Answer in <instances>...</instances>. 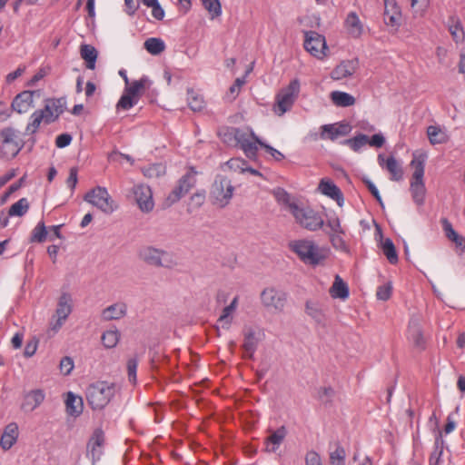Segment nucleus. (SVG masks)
Here are the masks:
<instances>
[{"label":"nucleus","instance_id":"obj_1","mask_svg":"<svg viewBox=\"0 0 465 465\" xmlns=\"http://www.w3.org/2000/svg\"><path fill=\"white\" fill-rule=\"evenodd\" d=\"M288 246L305 264L317 266L326 259V255L313 241L293 240L289 242Z\"/></svg>","mask_w":465,"mask_h":465},{"label":"nucleus","instance_id":"obj_2","mask_svg":"<svg viewBox=\"0 0 465 465\" xmlns=\"http://www.w3.org/2000/svg\"><path fill=\"white\" fill-rule=\"evenodd\" d=\"M116 384L107 381H97L86 389V400L93 410L104 409L114 396Z\"/></svg>","mask_w":465,"mask_h":465},{"label":"nucleus","instance_id":"obj_3","mask_svg":"<svg viewBox=\"0 0 465 465\" xmlns=\"http://www.w3.org/2000/svg\"><path fill=\"white\" fill-rule=\"evenodd\" d=\"M137 255L145 264L156 268L173 269L177 264L170 252L152 245L142 246Z\"/></svg>","mask_w":465,"mask_h":465},{"label":"nucleus","instance_id":"obj_4","mask_svg":"<svg viewBox=\"0 0 465 465\" xmlns=\"http://www.w3.org/2000/svg\"><path fill=\"white\" fill-rule=\"evenodd\" d=\"M411 165L414 168V172L410 184V191L413 202L418 206H421L424 204L426 196V187L423 181L425 156L420 155L419 157H416L414 155L411 162Z\"/></svg>","mask_w":465,"mask_h":465},{"label":"nucleus","instance_id":"obj_5","mask_svg":"<svg viewBox=\"0 0 465 465\" xmlns=\"http://www.w3.org/2000/svg\"><path fill=\"white\" fill-rule=\"evenodd\" d=\"M234 192L232 181L218 174L211 186L209 198L213 205L218 208H225L231 202Z\"/></svg>","mask_w":465,"mask_h":465},{"label":"nucleus","instance_id":"obj_6","mask_svg":"<svg viewBox=\"0 0 465 465\" xmlns=\"http://www.w3.org/2000/svg\"><path fill=\"white\" fill-rule=\"evenodd\" d=\"M300 93V81L293 79L290 84L280 90L275 97L273 105V112L279 115H283L286 112L290 111L292 107L296 98Z\"/></svg>","mask_w":465,"mask_h":465},{"label":"nucleus","instance_id":"obj_7","mask_svg":"<svg viewBox=\"0 0 465 465\" xmlns=\"http://www.w3.org/2000/svg\"><path fill=\"white\" fill-rule=\"evenodd\" d=\"M290 212L294 216L296 222L307 230L317 231L324 224V221L319 213L309 207L302 208L296 203H291Z\"/></svg>","mask_w":465,"mask_h":465},{"label":"nucleus","instance_id":"obj_8","mask_svg":"<svg viewBox=\"0 0 465 465\" xmlns=\"http://www.w3.org/2000/svg\"><path fill=\"white\" fill-rule=\"evenodd\" d=\"M84 199L106 214L112 213L117 208L114 201L104 187L96 186L89 191Z\"/></svg>","mask_w":465,"mask_h":465},{"label":"nucleus","instance_id":"obj_9","mask_svg":"<svg viewBox=\"0 0 465 465\" xmlns=\"http://www.w3.org/2000/svg\"><path fill=\"white\" fill-rule=\"evenodd\" d=\"M261 300L266 309L282 312L287 303L288 293L274 287H268L262 292Z\"/></svg>","mask_w":465,"mask_h":465},{"label":"nucleus","instance_id":"obj_10","mask_svg":"<svg viewBox=\"0 0 465 465\" xmlns=\"http://www.w3.org/2000/svg\"><path fill=\"white\" fill-rule=\"evenodd\" d=\"M15 137V132L12 128H5L0 132V138L2 139L0 153L3 157L14 158L23 148L22 141H16Z\"/></svg>","mask_w":465,"mask_h":465},{"label":"nucleus","instance_id":"obj_11","mask_svg":"<svg viewBox=\"0 0 465 465\" xmlns=\"http://www.w3.org/2000/svg\"><path fill=\"white\" fill-rule=\"evenodd\" d=\"M303 45L306 51L318 59H322L328 50L325 37L315 31L304 33Z\"/></svg>","mask_w":465,"mask_h":465},{"label":"nucleus","instance_id":"obj_12","mask_svg":"<svg viewBox=\"0 0 465 465\" xmlns=\"http://www.w3.org/2000/svg\"><path fill=\"white\" fill-rule=\"evenodd\" d=\"M195 173V172H193V173H187L182 176V178L179 180L178 184L172 190V192L166 198V201L168 202L169 205H172L178 202L194 185Z\"/></svg>","mask_w":465,"mask_h":465},{"label":"nucleus","instance_id":"obj_13","mask_svg":"<svg viewBox=\"0 0 465 465\" xmlns=\"http://www.w3.org/2000/svg\"><path fill=\"white\" fill-rule=\"evenodd\" d=\"M133 193L134 201L142 212L149 213L153 209V193L149 186L144 184L134 185L133 187Z\"/></svg>","mask_w":465,"mask_h":465},{"label":"nucleus","instance_id":"obj_14","mask_svg":"<svg viewBox=\"0 0 465 465\" xmlns=\"http://www.w3.org/2000/svg\"><path fill=\"white\" fill-rule=\"evenodd\" d=\"M40 97L41 91L40 90H35V91H23L15 97L14 98L11 107L12 109L18 113V114H25L27 113L32 107H34V97L35 96Z\"/></svg>","mask_w":465,"mask_h":465},{"label":"nucleus","instance_id":"obj_15","mask_svg":"<svg viewBox=\"0 0 465 465\" xmlns=\"http://www.w3.org/2000/svg\"><path fill=\"white\" fill-rule=\"evenodd\" d=\"M64 106L65 99L64 97L46 99L44 109L40 110L45 115V124H49L55 122L64 113Z\"/></svg>","mask_w":465,"mask_h":465},{"label":"nucleus","instance_id":"obj_16","mask_svg":"<svg viewBox=\"0 0 465 465\" xmlns=\"http://www.w3.org/2000/svg\"><path fill=\"white\" fill-rule=\"evenodd\" d=\"M104 444V431L101 429H96L87 443V455L91 456L93 464L100 460L103 454Z\"/></svg>","mask_w":465,"mask_h":465},{"label":"nucleus","instance_id":"obj_17","mask_svg":"<svg viewBox=\"0 0 465 465\" xmlns=\"http://www.w3.org/2000/svg\"><path fill=\"white\" fill-rule=\"evenodd\" d=\"M319 190L322 194L336 201L339 206L343 205L344 197L342 192L332 181L329 179H322L319 183Z\"/></svg>","mask_w":465,"mask_h":465},{"label":"nucleus","instance_id":"obj_18","mask_svg":"<svg viewBox=\"0 0 465 465\" xmlns=\"http://www.w3.org/2000/svg\"><path fill=\"white\" fill-rule=\"evenodd\" d=\"M45 394L43 390H32L25 394L21 409L25 412L35 411L45 401Z\"/></svg>","mask_w":465,"mask_h":465},{"label":"nucleus","instance_id":"obj_19","mask_svg":"<svg viewBox=\"0 0 465 465\" xmlns=\"http://www.w3.org/2000/svg\"><path fill=\"white\" fill-rule=\"evenodd\" d=\"M243 343L242 345L244 351V358L253 360L254 352L256 351L259 344V339L252 328H245L243 330Z\"/></svg>","mask_w":465,"mask_h":465},{"label":"nucleus","instance_id":"obj_20","mask_svg":"<svg viewBox=\"0 0 465 465\" xmlns=\"http://www.w3.org/2000/svg\"><path fill=\"white\" fill-rule=\"evenodd\" d=\"M358 68V60H346L342 61L331 72V77L336 80H341L351 76Z\"/></svg>","mask_w":465,"mask_h":465},{"label":"nucleus","instance_id":"obj_21","mask_svg":"<svg viewBox=\"0 0 465 465\" xmlns=\"http://www.w3.org/2000/svg\"><path fill=\"white\" fill-rule=\"evenodd\" d=\"M71 296L68 293H63L60 298L56 308V315L58 317L56 324L54 329H58L62 326L63 322L68 317L71 313Z\"/></svg>","mask_w":465,"mask_h":465},{"label":"nucleus","instance_id":"obj_22","mask_svg":"<svg viewBox=\"0 0 465 465\" xmlns=\"http://www.w3.org/2000/svg\"><path fill=\"white\" fill-rule=\"evenodd\" d=\"M127 313V305L124 302L114 303L102 311L104 321L120 320Z\"/></svg>","mask_w":465,"mask_h":465},{"label":"nucleus","instance_id":"obj_23","mask_svg":"<svg viewBox=\"0 0 465 465\" xmlns=\"http://www.w3.org/2000/svg\"><path fill=\"white\" fill-rule=\"evenodd\" d=\"M286 435L287 430L284 426H281L276 430H272L271 434L265 439L266 450L270 452L276 451Z\"/></svg>","mask_w":465,"mask_h":465},{"label":"nucleus","instance_id":"obj_24","mask_svg":"<svg viewBox=\"0 0 465 465\" xmlns=\"http://www.w3.org/2000/svg\"><path fill=\"white\" fill-rule=\"evenodd\" d=\"M18 437V426L16 423H9L4 430L0 440V445L4 450H9L15 443Z\"/></svg>","mask_w":465,"mask_h":465},{"label":"nucleus","instance_id":"obj_25","mask_svg":"<svg viewBox=\"0 0 465 465\" xmlns=\"http://www.w3.org/2000/svg\"><path fill=\"white\" fill-rule=\"evenodd\" d=\"M66 412L74 417H78L84 410L83 399L69 391L65 400Z\"/></svg>","mask_w":465,"mask_h":465},{"label":"nucleus","instance_id":"obj_26","mask_svg":"<svg viewBox=\"0 0 465 465\" xmlns=\"http://www.w3.org/2000/svg\"><path fill=\"white\" fill-rule=\"evenodd\" d=\"M344 24L350 35L354 38H358L361 35L363 31L362 24L355 12L348 14Z\"/></svg>","mask_w":465,"mask_h":465},{"label":"nucleus","instance_id":"obj_27","mask_svg":"<svg viewBox=\"0 0 465 465\" xmlns=\"http://www.w3.org/2000/svg\"><path fill=\"white\" fill-rule=\"evenodd\" d=\"M152 82L146 76H143L139 80H135L126 85L124 91L134 96L135 99L139 100L145 88H148L151 85Z\"/></svg>","mask_w":465,"mask_h":465},{"label":"nucleus","instance_id":"obj_28","mask_svg":"<svg viewBox=\"0 0 465 465\" xmlns=\"http://www.w3.org/2000/svg\"><path fill=\"white\" fill-rule=\"evenodd\" d=\"M80 54L81 57L85 61L86 67L88 69L94 70L95 68V63L98 56V52L91 45L83 44L80 46Z\"/></svg>","mask_w":465,"mask_h":465},{"label":"nucleus","instance_id":"obj_29","mask_svg":"<svg viewBox=\"0 0 465 465\" xmlns=\"http://www.w3.org/2000/svg\"><path fill=\"white\" fill-rule=\"evenodd\" d=\"M409 333L413 346L419 351H423L426 347V341L420 327L417 323H410Z\"/></svg>","mask_w":465,"mask_h":465},{"label":"nucleus","instance_id":"obj_30","mask_svg":"<svg viewBox=\"0 0 465 465\" xmlns=\"http://www.w3.org/2000/svg\"><path fill=\"white\" fill-rule=\"evenodd\" d=\"M330 292L331 297L342 300L347 299L350 294L347 283L339 275H336Z\"/></svg>","mask_w":465,"mask_h":465},{"label":"nucleus","instance_id":"obj_31","mask_svg":"<svg viewBox=\"0 0 465 465\" xmlns=\"http://www.w3.org/2000/svg\"><path fill=\"white\" fill-rule=\"evenodd\" d=\"M331 99L332 103L340 107H349L355 104V98L345 92L333 91L331 93Z\"/></svg>","mask_w":465,"mask_h":465},{"label":"nucleus","instance_id":"obj_32","mask_svg":"<svg viewBox=\"0 0 465 465\" xmlns=\"http://www.w3.org/2000/svg\"><path fill=\"white\" fill-rule=\"evenodd\" d=\"M385 168L391 173V180L399 182L403 178L402 167L399 164L394 156L391 155L385 162Z\"/></svg>","mask_w":465,"mask_h":465},{"label":"nucleus","instance_id":"obj_33","mask_svg":"<svg viewBox=\"0 0 465 465\" xmlns=\"http://www.w3.org/2000/svg\"><path fill=\"white\" fill-rule=\"evenodd\" d=\"M449 31L453 40L458 44L463 42L465 34L460 19L456 16H450L449 20Z\"/></svg>","mask_w":465,"mask_h":465},{"label":"nucleus","instance_id":"obj_34","mask_svg":"<svg viewBox=\"0 0 465 465\" xmlns=\"http://www.w3.org/2000/svg\"><path fill=\"white\" fill-rule=\"evenodd\" d=\"M427 135L431 144H440L447 142L448 136L439 126L430 125L427 128Z\"/></svg>","mask_w":465,"mask_h":465},{"label":"nucleus","instance_id":"obj_35","mask_svg":"<svg viewBox=\"0 0 465 465\" xmlns=\"http://www.w3.org/2000/svg\"><path fill=\"white\" fill-rule=\"evenodd\" d=\"M143 46L145 50L153 54L158 55L165 49V44L161 38L151 37L145 40Z\"/></svg>","mask_w":465,"mask_h":465},{"label":"nucleus","instance_id":"obj_36","mask_svg":"<svg viewBox=\"0 0 465 465\" xmlns=\"http://www.w3.org/2000/svg\"><path fill=\"white\" fill-rule=\"evenodd\" d=\"M238 302V298L234 297L232 302L223 308V313L218 319V322H221L223 328L228 330L230 328L232 322L231 314L235 311Z\"/></svg>","mask_w":465,"mask_h":465},{"label":"nucleus","instance_id":"obj_37","mask_svg":"<svg viewBox=\"0 0 465 465\" xmlns=\"http://www.w3.org/2000/svg\"><path fill=\"white\" fill-rule=\"evenodd\" d=\"M30 120L31 121L27 124L25 132L26 134H33L37 131L43 121L45 123V115L44 114V112L36 110L31 114Z\"/></svg>","mask_w":465,"mask_h":465},{"label":"nucleus","instance_id":"obj_38","mask_svg":"<svg viewBox=\"0 0 465 465\" xmlns=\"http://www.w3.org/2000/svg\"><path fill=\"white\" fill-rule=\"evenodd\" d=\"M187 101L190 109L194 112H199L204 107L203 98L196 94L193 89H188Z\"/></svg>","mask_w":465,"mask_h":465},{"label":"nucleus","instance_id":"obj_39","mask_svg":"<svg viewBox=\"0 0 465 465\" xmlns=\"http://www.w3.org/2000/svg\"><path fill=\"white\" fill-rule=\"evenodd\" d=\"M29 209V203L26 198H21L19 201L11 205L8 211L9 216H23Z\"/></svg>","mask_w":465,"mask_h":465},{"label":"nucleus","instance_id":"obj_40","mask_svg":"<svg viewBox=\"0 0 465 465\" xmlns=\"http://www.w3.org/2000/svg\"><path fill=\"white\" fill-rule=\"evenodd\" d=\"M120 339V332L117 330H109L103 333L102 342L107 349L114 348Z\"/></svg>","mask_w":465,"mask_h":465},{"label":"nucleus","instance_id":"obj_41","mask_svg":"<svg viewBox=\"0 0 465 465\" xmlns=\"http://www.w3.org/2000/svg\"><path fill=\"white\" fill-rule=\"evenodd\" d=\"M382 251L389 262L396 264L398 262V254L392 241L387 238L382 243Z\"/></svg>","mask_w":465,"mask_h":465},{"label":"nucleus","instance_id":"obj_42","mask_svg":"<svg viewBox=\"0 0 465 465\" xmlns=\"http://www.w3.org/2000/svg\"><path fill=\"white\" fill-rule=\"evenodd\" d=\"M224 135H228L230 137H233L235 141L237 142V144L243 145L248 140L252 139L251 133L247 134L243 130L240 128H231V130H228Z\"/></svg>","mask_w":465,"mask_h":465},{"label":"nucleus","instance_id":"obj_43","mask_svg":"<svg viewBox=\"0 0 465 465\" xmlns=\"http://www.w3.org/2000/svg\"><path fill=\"white\" fill-rule=\"evenodd\" d=\"M369 137L366 134H359L353 138L346 140L344 143L348 144L354 152H358L361 147L368 144Z\"/></svg>","mask_w":465,"mask_h":465},{"label":"nucleus","instance_id":"obj_44","mask_svg":"<svg viewBox=\"0 0 465 465\" xmlns=\"http://www.w3.org/2000/svg\"><path fill=\"white\" fill-rule=\"evenodd\" d=\"M346 457L345 450L339 443H336V449L330 453V461L331 465H344Z\"/></svg>","mask_w":465,"mask_h":465},{"label":"nucleus","instance_id":"obj_45","mask_svg":"<svg viewBox=\"0 0 465 465\" xmlns=\"http://www.w3.org/2000/svg\"><path fill=\"white\" fill-rule=\"evenodd\" d=\"M251 135L253 139H255L259 145L264 148L266 152L270 153L276 161L280 162L284 159V155L280 151L262 142L252 131H251Z\"/></svg>","mask_w":465,"mask_h":465},{"label":"nucleus","instance_id":"obj_46","mask_svg":"<svg viewBox=\"0 0 465 465\" xmlns=\"http://www.w3.org/2000/svg\"><path fill=\"white\" fill-rule=\"evenodd\" d=\"M47 236L46 227L44 222H39L32 232L31 242H43Z\"/></svg>","mask_w":465,"mask_h":465},{"label":"nucleus","instance_id":"obj_47","mask_svg":"<svg viewBox=\"0 0 465 465\" xmlns=\"http://www.w3.org/2000/svg\"><path fill=\"white\" fill-rule=\"evenodd\" d=\"M143 173L148 178H158L165 173V166L163 163H153L144 168Z\"/></svg>","mask_w":465,"mask_h":465},{"label":"nucleus","instance_id":"obj_48","mask_svg":"<svg viewBox=\"0 0 465 465\" xmlns=\"http://www.w3.org/2000/svg\"><path fill=\"white\" fill-rule=\"evenodd\" d=\"M203 5L210 13L212 19L222 15V6L219 0H203Z\"/></svg>","mask_w":465,"mask_h":465},{"label":"nucleus","instance_id":"obj_49","mask_svg":"<svg viewBox=\"0 0 465 465\" xmlns=\"http://www.w3.org/2000/svg\"><path fill=\"white\" fill-rule=\"evenodd\" d=\"M306 312L319 324L324 323V315L322 312L313 303L307 302L305 304Z\"/></svg>","mask_w":465,"mask_h":465},{"label":"nucleus","instance_id":"obj_50","mask_svg":"<svg viewBox=\"0 0 465 465\" xmlns=\"http://www.w3.org/2000/svg\"><path fill=\"white\" fill-rule=\"evenodd\" d=\"M258 145L259 143L252 137L251 140H248L241 146V149L243 151L246 157L254 160L257 157Z\"/></svg>","mask_w":465,"mask_h":465},{"label":"nucleus","instance_id":"obj_51","mask_svg":"<svg viewBox=\"0 0 465 465\" xmlns=\"http://www.w3.org/2000/svg\"><path fill=\"white\" fill-rule=\"evenodd\" d=\"M138 100L128 94L126 91L124 92L120 100L118 101L116 107L117 109L129 110L137 104Z\"/></svg>","mask_w":465,"mask_h":465},{"label":"nucleus","instance_id":"obj_52","mask_svg":"<svg viewBox=\"0 0 465 465\" xmlns=\"http://www.w3.org/2000/svg\"><path fill=\"white\" fill-rule=\"evenodd\" d=\"M339 131H337L335 124H324L322 126L321 137L322 139H330L334 141L340 137Z\"/></svg>","mask_w":465,"mask_h":465},{"label":"nucleus","instance_id":"obj_53","mask_svg":"<svg viewBox=\"0 0 465 465\" xmlns=\"http://www.w3.org/2000/svg\"><path fill=\"white\" fill-rule=\"evenodd\" d=\"M334 394L335 391L331 386L321 387L318 390V399L324 404L331 403L332 401Z\"/></svg>","mask_w":465,"mask_h":465},{"label":"nucleus","instance_id":"obj_54","mask_svg":"<svg viewBox=\"0 0 465 465\" xmlns=\"http://www.w3.org/2000/svg\"><path fill=\"white\" fill-rule=\"evenodd\" d=\"M392 292V286L391 282L381 285L377 289L376 296L378 300L387 301L391 298Z\"/></svg>","mask_w":465,"mask_h":465},{"label":"nucleus","instance_id":"obj_55","mask_svg":"<svg viewBox=\"0 0 465 465\" xmlns=\"http://www.w3.org/2000/svg\"><path fill=\"white\" fill-rule=\"evenodd\" d=\"M342 233H331L330 241L336 250H341L343 252H348V247L345 243V241L341 237Z\"/></svg>","mask_w":465,"mask_h":465},{"label":"nucleus","instance_id":"obj_56","mask_svg":"<svg viewBox=\"0 0 465 465\" xmlns=\"http://www.w3.org/2000/svg\"><path fill=\"white\" fill-rule=\"evenodd\" d=\"M363 183L366 185L370 193L372 194V196L377 200L381 207H383V202L380 195L379 190L375 186V184L368 178L362 179Z\"/></svg>","mask_w":465,"mask_h":465},{"label":"nucleus","instance_id":"obj_57","mask_svg":"<svg viewBox=\"0 0 465 465\" xmlns=\"http://www.w3.org/2000/svg\"><path fill=\"white\" fill-rule=\"evenodd\" d=\"M273 196L279 203H282L284 204H288L290 207V194L281 187H277L273 190Z\"/></svg>","mask_w":465,"mask_h":465},{"label":"nucleus","instance_id":"obj_58","mask_svg":"<svg viewBox=\"0 0 465 465\" xmlns=\"http://www.w3.org/2000/svg\"><path fill=\"white\" fill-rule=\"evenodd\" d=\"M138 361L135 358L129 359L127 361L128 379L131 382L136 381V371Z\"/></svg>","mask_w":465,"mask_h":465},{"label":"nucleus","instance_id":"obj_59","mask_svg":"<svg viewBox=\"0 0 465 465\" xmlns=\"http://www.w3.org/2000/svg\"><path fill=\"white\" fill-rule=\"evenodd\" d=\"M38 341H39L36 337H33L30 341L26 342L24 351V355L25 357H32L35 353L38 346Z\"/></svg>","mask_w":465,"mask_h":465},{"label":"nucleus","instance_id":"obj_60","mask_svg":"<svg viewBox=\"0 0 465 465\" xmlns=\"http://www.w3.org/2000/svg\"><path fill=\"white\" fill-rule=\"evenodd\" d=\"M327 225L331 228L332 233H344V231L341 226L340 219L336 215L329 217L327 220Z\"/></svg>","mask_w":465,"mask_h":465},{"label":"nucleus","instance_id":"obj_61","mask_svg":"<svg viewBox=\"0 0 465 465\" xmlns=\"http://www.w3.org/2000/svg\"><path fill=\"white\" fill-rule=\"evenodd\" d=\"M74 368V361L70 357H64L60 361V371L64 375H69Z\"/></svg>","mask_w":465,"mask_h":465},{"label":"nucleus","instance_id":"obj_62","mask_svg":"<svg viewBox=\"0 0 465 465\" xmlns=\"http://www.w3.org/2000/svg\"><path fill=\"white\" fill-rule=\"evenodd\" d=\"M441 223H442L443 230H444L446 236L449 240L452 241L453 239L457 238V236L460 235L458 232H455L451 223L447 219H443L441 221Z\"/></svg>","mask_w":465,"mask_h":465},{"label":"nucleus","instance_id":"obj_63","mask_svg":"<svg viewBox=\"0 0 465 465\" xmlns=\"http://www.w3.org/2000/svg\"><path fill=\"white\" fill-rule=\"evenodd\" d=\"M72 142V135L69 134H61L55 139V145L58 148H64Z\"/></svg>","mask_w":465,"mask_h":465},{"label":"nucleus","instance_id":"obj_64","mask_svg":"<svg viewBox=\"0 0 465 465\" xmlns=\"http://www.w3.org/2000/svg\"><path fill=\"white\" fill-rule=\"evenodd\" d=\"M306 465H322L319 454L313 450L309 451L305 457Z\"/></svg>","mask_w":465,"mask_h":465}]
</instances>
